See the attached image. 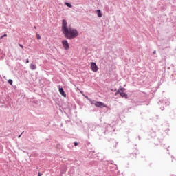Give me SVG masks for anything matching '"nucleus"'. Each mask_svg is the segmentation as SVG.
I'll return each mask as SVG.
<instances>
[{
    "instance_id": "nucleus-1",
    "label": "nucleus",
    "mask_w": 176,
    "mask_h": 176,
    "mask_svg": "<svg viewBox=\"0 0 176 176\" xmlns=\"http://www.w3.org/2000/svg\"><path fill=\"white\" fill-rule=\"evenodd\" d=\"M62 32L67 39H74L79 35V32L76 29L68 27V23L65 19L62 21Z\"/></svg>"
},
{
    "instance_id": "nucleus-2",
    "label": "nucleus",
    "mask_w": 176,
    "mask_h": 176,
    "mask_svg": "<svg viewBox=\"0 0 176 176\" xmlns=\"http://www.w3.org/2000/svg\"><path fill=\"white\" fill-rule=\"evenodd\" d=\"M94 105L98 108H107V105H105V104L102 103V102H95Z\"/></svg>"
},
{
    "instance_id": "nucleus-3",
    "label": "nucleus",
    "mask_w": 176,
    "mask_h": 176,
    "mask_svg": "<svg viewBox=\"0 0 176 176\" xmlns=\"http://www.w3.org/2000/svg\"><path fill=\"white\" fill-rule=\"evenodd\" d=\"M91 69L94 72H97V71H98V67L94 62L91 63Z\"/></svg>"
},
{
    "instance_id": "nucleus-4",
    "label": "nucleus",
    "mask_w": 176,
    "mask_h": 176,
    "mask_svg": "<svg viewBox=\"0 0 176 176\" xmlns=\"http://www.w3.org/2000/svg\"><path fill=\"white\" fill-rule=\"evenodd\" d=\"M62 44H63V46L65 50H69V44L68 43V41L63 40L62 41Z\"/></svg>"
},
{
    "instance_id": "nucleus-5",
    "label": "nucleus",
    "mask_w": 176,
    "mask_h": 176,
    "mask_svg": "<svg viewBox=\"0 0 176 176\" xmlns=\"http://www.w3.org/2000/svg\"><path fill=\"white\" fill-rule=\"evenodd\" d=\"M59 93L61 94V96H63V97H67V94H65V92L63 88H59Z\"/></svg>"
},
{
    "instance_id": "nucleus-6",
    "label": "nucleus",
    "mask_w": 176,
    "mask_h": 176,
    "mask_svg": "<svg viewBox=\"0 0 176 176\" xmlns=\"http://www.w3.org/2000/svg\"><path fill=\"white\" fill-rule=\"evenodd\" d=\"M120 95L121 96V97H124V98H127V94L124 93V92H120Z\"/></svg>"
},
{
    "instance_id": "nucleus-7",
    "label": "nucleus",
    "mask_w": 176,
    "mask_h": 176,
    "mask_svg": "<svg viewBox=\"0 0 176 176\" xmlns=\"http://www.w3.org/2000/svg\"><path fill=\"white\" fill-rule=\"evenodd\" d=\"M96 13L98 14V16L102 17V14L101 13V10H97Z\"/></svg>"
},
{
    "instance_id": "nucleus-8",
    "label": "nucleus",
    "mask_w": 176,
    "mask_h": 176,
    "mask_svg": "<svg viewBox=\"0 0 176 176\" xmlns=\"http://www.w3.org/2000/svg\"><path fill=\"white\" fill-rule=\"evenodd\" d=\"M30 69H32V71L36 69V65H35L34 64H31L30 65Z\"/></svg>"
},
{
    "instance_id": "nucleus-9",
    "label": "nucleus",
    "mask_w": 176,
    "mask_h": 176,
    "mask_svg": "<svg viewBox=\"0 0 176 176\" xmlns=\"http://www.w3.org/2000/svg\"><path fill=\"white\" fill-rule=\"evenodd\" d=\"M125 90H126V89H124L122 87H120L118 89V91H120V93H124Z\"/></svg>"
},
{
    "instance_id": "nucleus-10",
    "label": "nucleus",
    "mask_w": 176,
    "mask_h": 176,
    "mask_svg": "<svg viewBox=\"0 0 176 176\" xmlns=\"http://www.w3.org/2000/svg\"><path fill=\"white\" fill-rule=\"evenodd\" d=\"M65 5H66V6H67V8H72V5H71V3H65Z\"/></svg>"
},
{
    "instance_id": "nucleus-11",
    "label": "nucleus",
    "mask_w": 176,
    "mask_h": 176,
    "mask_svg": "<svg viewBox=\"0 0 176 176\" xmlns=\"http://www.w3.org/2000/svg\"><path fill=\"white\" fill-rule=\"evenodd\" d=\"M89 102L92 105H94V104H96V101L94 100H89Z\"/></svg>"
},
{
    "instance_id": "nucleus-12",
    "label": "nucleus",
    "mask_w": 176,
    "mask_h": 176,
    "mask_svg": "<svg viewBox=\"0 0 176 176\" xmlns=\"http://www.w3.org/2000/svg\"><path fill=\"white\" fill-rule=\"evenodd\" d=\"M8 83L10 84V85H13V80H8Z\"/></svg>"
},
{
    "instance_id": "nucleus-13",
    "label": "nucleus",
    "mask_w": 176,
    "mask_h": 176,
    "mask_svg": "<svg viewBox=\"0 0 176 176\" xmlns=\"http://www.w3.org/2000/svg\"><path fill=\"white\" fill-rule=\"evenodd\" d=\"M5 36H8V34H5L4 35L1 36V39H3V38H5Z\"/></svg>"
},
{
    "instance_id": "nucleus-14",
    "label": "nucleus",
    "mask_w": 176,
    "mask_h": 176,
    "mask_svg": "<svg viewBox=\"0 0 176 176\" xmlns=\"http://www.w3.org/2000/svg\"><path fill=\"white\" fill-rule=\"evenodd\" d=\"M36 38L37 39H41V35L36 34Z\"/></svg>"
},
{
    "instance_id": "nucleus-15",
    "label": "nucleus",
    "mask_w": 176,
    "mask_h": 176,
    "mask_svg": "<svg viewBox=\"0 0 176 176\" xmlns=\"http://www.w3.org/2000/svg\"><path fill=\"white\" fill-rule=\"evenodd\" d=\"M118 94H120V91H119V89L116 92V96H118Z\"/></svg>"
},
{
    "instance_id": "nucleus-16",
    "label": "nucleus",
    "mask_w": 176,
    "mask_h": 176,
    "mask_svg": "<svg viewBox=\"0 0 176 176\" xmlns=\"http://www.w3.org/2000/svg\"><path fill=\"white\" fill-rule=\"evenodd\" d=\"M19 45L20 46V47H21V49H23V47H24V46H23V45H21V44H19Z\"/></svg>"
},
{
    "instance_id": "nucleus-17",
    "label": "nucleus",
    "mask_w": 176,
    "mask_h": 176,
    "mask_svg": "<svg viewBox=\"0 0 176 176\" xmlns=\"http://www.w3.org/2000/svg\"><path fill=\"white\" fill-rule=\"evenodd\" d=\"M74 146H78V142H74Z\"/></svg>"
},
{
    "instance_id": "nucleus-18",
    "label": "nucleus",
    "mask_w": 176,
    "mask_h": 176,
    "mask_svg": "<svg viewBox=\"0 0 176 176\" xmlns=\"http://www.w3.org/2000/svg\"><path fill=\"white\" fill-rule=\"evenodd\" d=\"M23 133H24V132H22L21 134L19 136H18V138H20V137H21V135H23Z\"/></svg>"
},
{
    "instance_id": "nucleus-19",
    "label": "nucleus",
    "mask_w": 176,
    "mask_h": 176,
    "mask_svg": "<svg viewBox=\"0 0 176 176\" xmlns=\"http://www.w3.org/2000/svg\"><path fill=\"white\" fill-rule=\"evenodd\" d=\"M26 63L28 64V63H30V60L26 59Z\"/></svg>"
},
{
    "instance_id": "nucleus-20",
    "label": "nucleus",
    "mask_w": 176,
    "mask_h": 176,
    "mask_svg": "<svg viewBox=\"0 0 176 176\" xmlns=\"http://www.w3.org/2000/svg\"><path fill=\"white\" fill-rule=\"evenodd\" d=\"M38 176H42V173H38Z\"/></svg>"
},
{
    "instance_id": "nucleus-21",
    "label": "nucleus",
    "mask_w": 176,
    "mask_h": 176,
    "mask_svg": "<svg viewBox=\"0 0 176 176\" xmlns=\"http://www.w3.org/2000/svg\"><path fill=\"white\" fill-rule=\"evenodd\" d=\"M153 54H156V51H154V52H153Z\"/></svg>"
},
{
    "instance_id": "nucleus-22",
    "label": "nucleus",
    "mask_w": 176,
    "mask_h": 176,
    "mask_svg": "<svg viewBox=\"0 0 176 176\" xmlns=\"http://www.w3.org/2000/svg\"><path fill=\"white\" fill-rule=\"evenodd\" d=\"M35 30H36V27L34 26Z\"/></svg>"
}]
</instances>
